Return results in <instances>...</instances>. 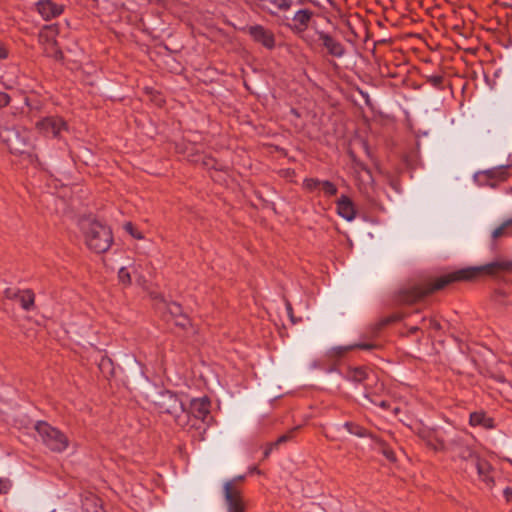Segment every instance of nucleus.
I'll use <instances>...</instances> for the list:
<instances>
[{
  "mask_svg": "<svg viewBox=\"0 0 512 512\" xmlns=\"http://www.w3.org/2000/svg\"><path fill=\"white\" fill-rule=\"evenodd\" d=\"M80 228L84 234L85 243L90 250L96 253H104L110 248L113 236L109 227L97 220L82 219Z\"/></svg>",
  "mask_w": 512,
  "mask_h": 512,
  "instance_id": "obj_2",
  "label": "nucleus"
},
{
  "mask_svg": "<svg viewBox=\"0 0 512 512\" xmlns=\"http://www.w3.org/2000/svg\"><path fill=\"white\" fill-rule=\"evenodd\" d=\"M224 499L228 512H245L241 490L232 481H227L224 484Z\"/></svg>",
  "mask_w": 512,
  "mask_h": 512,
  "instance_id": "obj_6",
  "label": "nucleus"
},
{
  "mask_svg": "<svg viewBox=\"0 0 512 512\" xmlns=\"http://www.w3.org/2000/svg\"><path fill=\"white\" fill-rule=\"evenodd\" d=\"M98 367L105 378H109L114 375V365L110 358L102 357Z\"/></svg>",
  "mask_w": 512,
  "mask_h": 512,
  "instance_id": "obj_23",
  "label": "nucleus"
},
{
  "mask_svg": "<svg viewBox=\"0 0 512 512\" xmlns=\"http://www.w3.org/2000/svg\"><path fill=\"white\" fill-rule=\"evenodd\" d=\"M58 26L56 24L44 26L39 33V40L44 45L52 43L55 44L56 36L58 35Z\"/></svg>",
  "mask_w": 512,
  "mask_h": 512,
  "instance_id": "obj_18",
  "label": "nucleus"
},
{
  "mask_svg": "<svg viewBox=\"0 0 512 512\" xmlns=\"http://www.w3.org/2000/svg\"><path fill=\"white\" fill-rule=\"evenodd\" d=\"M82 509H83V512H104V510L100 504V500L92 494L86 496L83 499Z\"/></svg>",
  "mask_w": 512,
  "mask_h": 512,
  "instance_id": "obj_20",
  "label": "nucleus"
},
{
  "mask_svg": "<svg viewBox=\"0 0 512 512\" xmlns=\"http://www.w3.org/2000/svg\"><path fill=\"white\" fill-rule=\"evenodd\" d=\"M17 300L20 302V305L24 310L29 311L34 307L35 294L30 289L21 290Z\"/></svg>",
  "mask_w": 512,
  "mask_h": 512,
  "instance_id": "obj_21",
  "label": "nucleus"
},
{
  "mask_svg": "<svg viewBox=\"0 0 512 512\" xmlns=\"http://www.w3.org/2000/svg\"><path fill=\"white\" fill-rule=\"evenodd\" d=\"M290 438H291V433L284 434V435L280 436L275 442H273V445H275L277 447L280 444L287 442Z\"/></svg>",
  "mask_w": 512,
  "mask_h": 512,
  "instance_id": "obj_38",
  "label": "nucleus"
},
{
  "mask_svg": "<svg viewBox=\"0 0 512 512\" xmlns=\"http://www.w3.org/2000/svg\"><path fill=\"white\" fill-rule=\"evenodd\" d=\"M10 96L5 92H0V108L6 107L10 103Z\"/></svg>",
  "mask_w": 512,
  "mask_h": 512,
  "instance_id": "obj_36",
  "label": "nucleus"
},
{
  "mask_svg": "<svg viewBox=\"0 0 512 512\" xmlns=\"http://www.w3.org/2000/svg\"><path fill=\"white\" fill-rule=\"evenodd\" d=\"M174 323L176 326L186 329L188 326H190V319L186 314L182 312L180 315L174 318Z\"/></svg>",
  "mask_w": 512,
  "mask_h": 512,
  "instance_id": "obj_32",
  "label": "nucleus"
},
{
  "mask_svg": "<svg viewBox=\"0 0 512 512\" xmlns=\"http://www.w3.org/2000/svg\"><path fill=\"white\" fill-rule=\"evenodd\" d=\"M348 378L354 382L360 383L368 378V374L364 368L357 367L350 370Z\"/></svg>",
  "mask_w": 512,
  "mask_h": 512,
  "instance_id": "obj_24",
  "label": "nucleus"
},
{
  "mask_svg": "<svg viewBox=\"0 0 512 512\" xmlns=\"http://www.w3.org/2000/svg\"><path fill=\"white\" fill-rule=\"evenodd\" d=\"M167 311L173 318L177 317L178 315H180L183 312L181 305L176 302L168 303Z\"/></svg>",
  "mask_w": 512,
  "mask_h": 512,
  "instance_id": "obj_33",
  "label": "nucleus"
},
{
  "mask_svg": "<svg viewBox=\"0 0 512 512\" xmlns=\"http://www.w3.org/2000/svg\"><path fill=\"white\" fill-rule=\"evenodd\" d=\"M45 53L47 56L52 57L56 60H61L63 58L62 51L57 47V43L53 45L52 43L47 44L45 46Z\"/></svg>",
  "mask_w": 512,
  "mask_h": 512,
  "instance_id": "obj_28",
  "label": "nucleus"
},
{
  "mask_svg": "<svg viewBox=\"0 0 512 512\" xmlns=\"http://www.w3.org/2000/svg\"><path fill=\"white\" fill-rule=\"evenodd\" d=\"M337 212L347 221H352L356 216V210L353 202L345 195H342L337 201Z\"/></svg>",
  "mask_w": 512,
  "mask_h": 512,
  "instance_id": "obj_17",
  "label": "nucleus"
},
{
  "mask_svg": "<svg viewBox=\"0 0 512 512\" xmlns=\"http://www.w3.org/2000/svg\"><path fill=\"white\" fill-rule=\"evenodd\" d=\"M472 466L477 470L479 479L484 482L487 487L492 488L494 485L493 469L490 463L479 456L473 461Z\"/></svg>",
  "mask_w": 512,
  "mask_h": 512,
  "instance_id": "obj_12",
  "label": "nucleus"
},
{
  "mask_svg": "<svg viewBox=\"0 0 512 512\" xmlns=\"http://www.w3.org/2000/svg\"><path fill=\"white\" fill-rule=\"evenodd\" d=\"M266 9H268L270 11V13H275L273 10H271V8H269L268 6H264Z\"/></svg>",
  "mask_w": 512,
  "mask_h": 512,
  "instance_id": "obj_52",
  "label": "nucleus"
},
{
  "mask_svg": "<svg viewBox=\"0 0 512 512\" xmlns=\"http://www.w3.org/2000/svg\"><path fill=\"white\" fill-rule=\"evenodd\" d=\"M510 165L499 166L483 171L480 175L488 181V185L495 187L497 182L505 181L509 177Z\"/></svg>",
  "mask_w": 512,
  "mask_h": 512,
  "instance_id": "obj_13",
  "label": "nucleus"
},
{
  "mask_svg": "<svg viewBox=\"0 0 512 512\" xmlns=\"http://www.w3.org/2000/svg\"><path fill=\"white\" fill-rule=\"evenodd\" d=\"M319 40L322 42V45L326 48L327 52L337 58H341L345 54V47L344 45L333 38L328 33H325L324 31H316Z\"/></svg>",
  "mask_w": 512,
  "mask_h": 512,
  "instance_id": "obj_11",
  "label": "nucleus"
},
{
  "mask_svg": "<svg viewBox=\"0 0 512 512\" xmlns=\"http://www.w3.org/2000/svg\"><path fill=\"white\" fill-rule=\"evenodd\" d=\"M274 448H276V446L273 445V442L268 444V446L266 447V449L264 451V457L267 458Z\"/></svg>",
  "mask_w": 512,
  "mask_h": 512,
  "instance_id": "obj_46",
  "label": "nucleus"
},
{
  "mask_svg": "<svg viewBox=\"0 0 512 512\" xmlns=\"http://www.w3.org/2000/svg\"><path fill=\"white\" fill-rule=\"evenodd\" d=\"M286 310H287V313L289 315V318H290L291 322L293 324H295L297 321L294 318L292 305H291V303L289 301L286 302Z\"/></svg>",
  "mask_w": 512,
  "mask_h": 512,
  "instance_id": "obj_39",
  "label": "nucleus"
},
{
  "mask_svg": "<svg viewBox=\"0 0 512 512\" xmlns=\"http://www.w3.org/2000/svg\"><path fill=\"white\" fill-rule=\"evenodd\" d=\"M153 404L161 413H167L174 416L178 412H183L184 404L178 395L172 391H159L153 398Z\"/></svg>",
  "mask_w": 512,
  "mask_h": 512,
  "instance_id": "obj_5",
  "label": "nucleus"
},
{
  "mask_svg": "<svg viewBox=\"0 0 512 512\" xmlns=\"http://www.w3.org/2000/svg\"><path fill=\"white\" fill-rule=\"evenodd\" d=\"M7 57L6 48L0 43V59H5Z\"/></svg>",
  "mask_w": 512,
  "mask_h": 512,
  "instance_id": "obj_47",
  "label": "nucleus"
},
{
  "mask_svg": "<svg viewBox=\"0 0 512 512\" xmlns=\"http://www.w3.org/2000/svg\"><path fill=\"white\" fill-rule=\"evenodd\" d=\"M37 127L46 135L58 138L67 130V123L60 117H47L38 122Z\"/></svg>",
  "mask_w": 512,
  "mask_h": 512,
  "instance_id": "obj_8",
  "label": "nucleus"
},
{
  "mask_svg": "<svg viewBox=\"0 0 512 512\" xmlns=\"http://www.w3.org/2000/svg\"><path fill=\"white\" fill-rule=\"evenodd\" d=\"M390 321H391V320H390L389 318H387V319H385V320L383 321L382 325H386V324H388Z\"/></svg>",
  "mask_w": 512,
  "mask_h": 512,
  "instance_id": "obj_51",
  "label": "nucleus"
},
{
  "mask_svg": "<svg viewBox=\"0 0 512 512\" xmlns=\"http://www.w3.org/2000/svg\"><path fill=\"white\" fill-rule=\"evenodd\" d=\"M21 290L15 288H6L4 290V296L8 299H17Z\"/></svg>",
  "mask_w": 512,
  "mask_h": 512,
  "instance_id": "obj_35",
  "label": "nucleus"
},
{
  "mask_svg": "<svg viewBox=\"0 0 512 512\" xmlns=\"http://www.w3.org/2000/svg\"><path fill=\"white\" fill-rule=\"evenodd\" d=\"M314 14V11L307 8L298 9L291 19L292 23L289 24L290 29L295 33L305 32L308 29Z\"/></svg>",
  "mask_w": 512,
  "mask_h": 512,
  "instance_id": "obj_9",
  "label": "nucleus"
},
{
  "mask_svg": "<svg viewBox=\"0 0 512 512\" xmlns=\"http://www.w3.org/2000/svg\"><path fill=\"white\" fill-rule=\"evenodd\" d=\"M124 229L127 231L132 237L136 239H143V235L140 231H138L131 222H127L124 224Z\"/></svg>",
  "mask_w": 512,
  "mask_h": 512,
  "instance_id": "obj_34",
  "label": "nucleus"
},
{
  "mask_svg": "<svg viewBox=\"0 0 512 512\" xmlns=\"http://www.w3.org/2000/svg\"><path fill=\"white\" fill-rule=\"evenodd\" d=\"M249 35L254 41L261 43L264 47L272 49L275 46V38L272 31L261 25H253L248 29Z\"/></svg>",
  "mask_w": 512,
  "mask_h": 512,
  "instance_id": "obj_10",
  "label": "nucleus"
},
{
  "mask_svg": "<svg viewBox=\"0 0 512 512\" xmlns=\"http://www.w3.org/2000/svg\"><path fill=\"white\" fill-rule=\"evenodd\" d=\"M118 278H119L120 282L123 284H126V285L131 284V281H132L131 273L128 271V269L126 267H122L119 269Z\"/></svg>",
  "mask_w": 512,
  "mask_h": 512,
  "instance_id": "obj_31",
  "label": "nucleus"
},
{
  "mask_svg": "<svg viewBox=\"0 0 512 512\" xmlns=\"http://www.w3.org/2000/svg\"><path fill=\"white\" fill-rule=\"evenodd\" d=\"M429 81L434 86H440L442 84V82H443V77L440 76V75H435V76L430 77Z\"/></svg>",
  "mask_w": 512,
  "mask_h": 512,
  "instance_id": "obj_40",
  "label": "nucleus"
},
{
  "mask_svg": "<svg viewBox=\"0 0 512 512\" xmlns=\"http://www.w3.org/2000/svg\"><path fill=\"white\" fill-rule=\"evenodd\" d=\"M35 430L42 443L52 452L62 453L69 446V439L66 434L45 421H38Z\"/></svg>",
  "mask_w": 512,
  "mask_h": 512,
  "instance_id": "obj_4",
  "label": "nucleus"
},
{
  "mask_svg": "<svg viewBox=\"0 0 512 512\" xmlns=\"http://www.w3.org/2000/svg\"><path fill=\"white\" fill-rule=\"evenodd\" d=\"M244 479H245L244 475H239V476L233 478L231 481L234 483L235 486H237V483L244 481Z\"/></svg>",
  "mask_w": 512,
  "mask_h": 512,
  "instance_id": "obj_48",
  "label": "nucleus"
},
{
  "mask_svg": "<svg viewBox=\"0 0 512 512\" xmlns=\"http://www.w3.org/2000/svg\"><path fill=\"white\" fill-rule=\"evenodd\" d=\"M36 6L44 20H50L51 18L59 16L63 11L61 6H58L51 0H40L37 2Z\"/></svg>",
  "mask_w": 512,
  "mask_h": 512,
  "instance_id": "obj_15",
  "label": "nucleus"
},
{
  "mask_svg": "<svg viewBox=\"0 0 512 512\" xmlns=\"http://www.w3.org/2000/svg\"><path fill=\"white\" fill-rule=\"evenodd\" d=\"M321 187V180L316 178H306L303 181V188L308 192H314Z\"/></svg>",
  "mask_w": 512,
  "mask_h": 512,
  "instance_id": "obj_29",
  "label": "nucleus"
},
{
  "mask_svg": "<svg viewBox=\"0 0 512 512\" xmlns=\"http://www.w3.org/2000/svg\"><path fill=\"white\" fill-rule=\"evenodd\" d=\"M190 415L195 419L204 420L210 413V401L207 397L193 399L190 403Z\"/></svg>",
  "mask_w": 512,
  "mask_h": 512,
  "instance_id": "obj_14",
  "label": "nucleus"
},
{
  "mask_svg": "<svg viewBox=\"0 0 512 512\" xmlns=\"http://www.w3.org/2000/svg\"><path fill=\"white\" fill-rule=\"evenodd\" d=\"M512 235V217L506 219L500 226L495 228L491 232V238L493 240H497L501 237L511 236Z\"/></svg>",
  "mask_w": 512,
  "mask_h": 512,
  "instance_id": "obj_22",
  "label": "nucleus"
},
{
  "mask_svg": "<svg viewBox=\"0 0 512 512\" xmlns=\"http://www.w3.org/2000/svg\"><path fill=\"white\" fill-rule=\"evenodd\" d=\"M446 451H450L455 457L471 464L478 457L474 450L459 438L452 440L446 446Z\"/></svg>",
  "mask_w": 512,
  "mask_h": 512,
  "instance_id": "obj_7",
  "label": "nucleus"
},
{
  "mask_svg": "<svg viewBox=\"0 0 512 512\" xmlns=\"http://www.w3.org/2000/svg\"><path fill=\"white\" fill-rule=\"evenodd\" d=\"M379 406L385 409L389 406V403L387 401H381L379 403Z\"/></svg>",
  "mask_w": 512,
  "mask_h": 512,
  "instance_id": "obj_49",
  "label": "nucleus"
},
{
  "mask_svg": "<svg viewBox=\"0 0 512 512\" xmlns=\"http://www.w3.org/2000/svg\"><path fill=\"white\" fill-rule=\"evenodd\" d=\"M431 323H432V325H433V327H434L435 329H440V324H439L438 322H436V321H431Z\"/></svg>",
  "mask_w": 512,
  "mask_h": 512,
  "instance_id": "obj_50",
  "label": "nucleus"
},
{
  "mask_svg": "<svg viewBox=\"0 0 512 512\" xmlns=\"http://www.w3.org/2000/svg\"><path fill=\"white\" fill-rule=\"evenodd\" d=\"M268 4L280 11H287L294 6L292 0H265Z\"/></svg>",
  "mask_w": 512,
  "mask_h": 512,
  "instance_id": "obj_26",
  "label": "nucleus"
},
{
  "mask_svg": "<svg viewBox=\"0 0 512 512\" xmlns=\"http://www.w3.org/2000/svg\"><path fill=\"white\" fill-rule=\"evenodd\" d=\"M504 496L506 498L507 501H512V488L511 487H507L504 489Z\"/></svg>",
  "mask_w": 512,
  "mask_h": 512,
  "instance_id": "obj_45",
  "label": "nucleus"
},
{
  "mask_svg": "<svg viewBox=\"0 0 512 512\" xmlns=\"http://www.w3.org/2000/svg\"><path fill=\"white\" fill-rule=\"evenodd\" d=\"M418 435L431 449L435 451H446V445L443 439L439 438L434 431L423 429L418 432Z\"/></svg>",
  "mask_w": 512,
  "mask_h": 512,
  "instance_id": "obj_16",
  "label": "nucleus"
},
{
  "mask_svg": "<svg viewBox=\"0 0 512 512\" xmlns=\"http://www.w3.org/2000/svg\"><path fill=\"white\" fill-rule=\"evenodd\" d=\"M383 454L385 455V457L390 460V461H395V455H394V452L390 449H387V448H384L383 449Z\"/></svg>",
  "mask_w": 512,
  "mask_h": 512,
  "instance_id": "obj_42",
  "label": "nucleus"
},
{
  "mask_svg": "<svg viewBox=\"0 0 512 512\" xmlns=\"http://www.w3.org/2000/svg\"><path fill=\"white\" fill-rule=\"evenodd\" d=\"M0 140L13 154L29 153L32 148L30 132L23 127H0Z\"/></svg>",
  "mask_w": 512,
  "mask_h": 512,
  "instance_id": "obj_3",
  "label": "nucleus"
},
{
  "mask_svg": "<svg viewBox=\"0 0 512 512\" xmlns=\"http://www.w3.org/2000/svg\"><path fill=\"white\" fill-rule=\"evenodd\" d=\"M511 271L512 261L508 260H497L478 267L460 269L438 278L429 279L400 289L397 294V301L402 304H414L435 291L444 289L451 283L473 280L482 272L488 275H496L500 272Z\"/></svg>",
  "mask_w": 512,
  "mask_h": 512,
  "instance_id": "obj_1",
  "label": "nucleus"
},
{
  "mask_svg": "<svg viewBox=\"0 0 512 512\" xmlns=\"http://www.w3.org/2000/svg\"><path fill=\"white\" fill-rule=\"evenodd\" d=\"M343 426L350 434H353V435H356L359 437L366 436V430L356 423L345 422Z\"/></svg>",
  "mask_w": 512,
  "mask_h": 512,
  "instance_id": "obj_27",
  "label": "nucleus"
},
{
  "mask_svg": "<svg viewBox=\"0 0 512 512\" xmlns=\"http://www.w3.org/2000/svg\"><path fill=\"white\" fill-rule=\"evenodd\" d=\"M173 417L175 419L176 424L183 428L189 426L190 421H191V415L189 412H187L185 410L184 407H183V412H178Z\"/></svg>",
  "mask_w": 512,
  "mask_h": 512,
  "instance_id": "obj_25",
  "label": "nucleus"
},
{
  "mask_svg": "<svg viewBox=\"0 0 512 512\" xmlns=\"http://www.w3.org/2000/svg\"><path fill=\"white\" fill-rule=\"evenodd\" d=\"M138 271H139V268H136L135 265H133V270H132V273L136 276V281L139 283V284H143L144 282V278L138 274Z\"/></svg>",
  "mask_w": 512,
  "mask_h": 512,
  "instance_id": "obj_44",
  "label": "nucleus"
},
{
  "mask_svg": "<svg viewBox=\"0 0 512 512\" xmlns=\"http://www.w3.org/2000/svg\"><path fill=\"white\" fill-rule=\"evenodd\" d=\"M11 487L9 480H3L0 478V493H7Z\"/></svg>",
  "mask_w": 512,
  "mask_h": 512,
  "instance_id": "obj_37",
  "label": "nucleus"
},
{
  "mask_svg": "<svg viewBox=\"0 0 512 512\" xmlns=\"http://www.w3.org/2000/svg\"><path fill=\"white\" fill-rule=\"evenodd\" d=\"M138 271H139V268H136L135 265H133V270H132V273L136 276V281L139 283V284H143L144 282V278L138 274Z\"/></svg>",
  "mask_w": 512,
  "mask_h": 512,
  "instance_id": "obj_43",
  "label": "nucleus"
},
{
  "mask_svg": "<svg viewBox=\"0 0 512 512\" xmlns=\"http://www.w3.org/2000/svg\"><path fill=\"white\" fill-rule=\"evenodd\" d=\"M355 347L364 350H371L374 349L376 345L373 343H358L355 345Z\"/></svg>",
  "mask_w": 512,
  "mask_h": 512,
  "instance_id": "obj_41",
  "label": "nucleus"
},
{
  "mask_svg": "<svg viewBox=\"0 0 512 512\" xmlns=\"http://www.w3.org/2000/svg\"><path fill=\"white\" fill-rule=\"evenodd\" d=\"M470 424L472 426H482L484 428H493V419L488 417L484 412H473L470 414Z\"/></svg>",
  "mask_w": 512,
  "mask_h": 512,
  "instance_id": "obj_19",
  "label": "nucleus"
},
{
  "mask_svg": "<svg viewBox=\"0 0 512 512\" xmlns=\"http://www.w3.org/2000/svg\"><path fill=\"white\" fill-rule=\"evenodd\" d=\"M320 189H322L324 191L325 195H327V196H334V195H336V193L338 191L335 184H333L332 182H330L328 180L321 181Z\"/></svg>",
  "mask_w": 512,
  "mask_h": 512,
  "instance_id": "obj_30",
  "label": "nucleus"
}]
</instances>
